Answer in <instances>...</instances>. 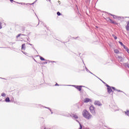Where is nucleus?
<instances>
[{
    "label": "nucleus",
    "mask_w": 129,
    "mask_h": 129,
    "mask_svg": "<svg viewBox=\"0 0 129 129\" xmlns=\"http://www.w3.org/2000/svg\"><path fill=\"white\" fill-rule=\"evenodd\" d=\"M82 114L84 117H85V118H86L87 119H90L93 117V116H92V115H91V114H90V113H89L86 110H83Z\"/></svg>",
    "instance_id": "1"
},
{
    "label": "nucleus",
    "mask_w": 129,
    "mask_h": 129,
    "mask_svg": "<svg viewBox=\"0 0 129 129\" xmlns=\"http://www.w3.org/2000/svg\"><path fill=\"white\" fill-rule=\"evenodd\" d=\"M90 110L91 113H92L93 115H95V108H94V106H91L90 107Z\"/></svg>",
    "instance_id": "2"
},
{
    "label": "nucleus",
    "mask_w": 129,
    "mask_h": 129,
    "mask_svg": "<svg viewBox=\"0 0 129 129\" xmlns=\"http://www.w3.org/2000/svg\"><path fill=\"white\" fill-rule=\"evenodd\" d=\"M94 104L95 105H98V106H101V105H102V104L99 101H95L94 102Z\"/></svg>",
    "instance_id": "3"
},
{
    "label": "nucleus",
    "mask_w": 129,
    "mask_h": 129,
    "mask_svg": "<svg viewBox=\"0 0 129 129\" xmlns=\"http://www.w3.org/2000/svg\"><path fill=\"white\" fill-rule=\"evenodd\" d=\"M74 86L79 91H81L82 88V87H83V86Z\"/></svg>",
    "instance_id": "4"
},
{
    "label": "nucleus",
    "mask_w": 129,
    "mask_h": 129,
    "mask_svg": "<svg viewBox=\"0 0 129 129\" xmlns=\"http://www.w3.org/2000/svg\"><path fill=\"white\" fill-rule=\"evenodd\" d=\"M107 92L109 93V94H110L111 92H113L112 89H111V87H109V88H107Z\"/></svg>",
    "instance_id": "5"
},
{
    "label": "nucleus",
    "mask_w": 129,
    "mask_h": 129,
    "mask_svg": "<svg viewBox=\"0 0 129 129\" xmlns=\"http://www.w3.org/2000/svg\"><path fill=\"white\" fill-rule=\"evenodd\" d=\"M71 116L72 117H74V118H75L76 119L78 118V116H77L76 114H72L71 115Z\"/></svg>",
    "instance_id": "6"
},
{
    "label": "nucleus",
    "mask_w": 129,
    "mask_h": 129,
    "mask_svg": "<svg viewBox=\"0 0 129 129\" xmlns=\"http://www.w3.org/2000/svg\"><path fill=\"white\" fill-rule=\"evenodd\" d=\"M21 50H26V44L25 43L22 45Z\"/></svg>",
    "instance_id": "7"
},
{
    "label": "nucleus",
    "mask_w": 129,
    "mask_h": 129,
    "mask_svg": "<svg viewBox=\"0 0 129 129\" xmlns=\"http://www.w3.org/2000/svg\"><path fill=\"white\" fill-rule=\"evenodd\" d=\"M127 25L126 26V31H129V21L126 22Z\"/></svg>",
    "instance_id": "8"
},
{
    "label": "nucleus",
    "mask_w": 129,
    "mask_h": 129,
    "mask_svg": "<svg viewBox=\"0 0 129 129\" xmlns=\"http://www.w3.org/2000/svg\"><path fill=\"white\" fill-rule=\"evenodd\" d=\"M84 102L87 103V102H89V101H90V99L89 98H86L84 100Z\"/></svg>",
    "instance_id": "9"
},
{
    "label": "nucleus",
    "mask_w": 129,
    "mask_h": 129,
    "mask_svg": "<svg viewBox=\"0 0 129 129\" xmlns=\"http://www.w3.org/2000/svg\"><path fill=\"white\" fill-rule=\"evenodd\" d=\"M5 101H6V102H10V101H11V100H10L9 97H7L6 98Z\"/></svg>",
    "instance_id": "10"
},
{
    "label": "nucleus",
    "mask_w": 129,
    "mask_h": 129,
    "mask_svg": "<svg viewBox=\"0 0 129 129\" xmlns=\"http://www.w3.org/2000/svg\"><path fill=\"white\" fill-rule=\"evenodd\" d=\"M118 43L120 44V45H121V46L123 47V48H125V45H123V43H122V42L119 41Z\"/></svg>",
    "instance_id": "11"
},
{
    "label": "nucleus",
    "mask_w": 129,
    "mask_h": 129,
    "mask_svg": "<svg viewBox=\"0 0 129 129\" xmlns=\"http://www.w3.org/2000/svg\"><path fill=\"white\" fill-rule=\"evenodd\" d=\"M114 52L116 54H118V53H119V51L118 50H117V49H114Z\"/></svg>",
    "instance_id": "12"
},
{
    "label": "nucleus",
    "mask_w": 129,
    "mask_h": 129,
    "mask_svg": "<svg viewBox=\"0 0 129 129\" xmlns=\"http://www.w3.org/2000/svg\"><path fill=\"white\" fill-rule=\"evenodd\" d=\"M109 15H110V16L113 17V19H116V18H117V17L116 16L113 15H112L111 14H109Z\"/></svg>",
    "instance_id": "13"
},
{
    "label": "nucleus",
    "mask_w": 129,
    "mask_h": 129,
    "mask_svg": "<svg viewBox=\"0 0 129 129\" xmlns=\"http://www.w3.org/2000/svg\"><path fill=\"white\" fill-rule=\"evenodd\" d=\"M125 67H127V68H129V63H125L124 64Z\"/></svg>",
    "instance_id": "14"
},
{
    "label": "nucleus",
    "mask_w": 129,
    "mask_h": 129,
    "mask_svg": "<svg viewBox=\"0 0 129 129\" xmlns=\"http://www.w3.org/2000/svg\"><path fill=\"white\" fill-rule=\"evenodd\" d=\"M40 59L41 60V61H46V59H45V58L42 56H40Z\"/></svg>",
    "instance_id": "15"
},
{
    "label": "nucleus",
    "mask_w": 129,
    "mask_h": 129,
    "mask_svg": "<svg viewBox=\"0 0 129 129\" xmlns=\"http://www.w3.org/2000/svg\"><path fill=\"white\" fill-rule=\"evenodd\" d=\"M118 58L119 59H120V61L121 62V61H122V57H121V56H118Z\"/></svg>",
    "instance_id": "16"
},
{
    "label": "nucleus",
    "mask_w": 129,
    "mask_h": 129,
    "mask_svg": "<svg viewBox=\"0 0 129 129\" xmlns=\"http://www.w3.org/2000/svg\"><path fill=\"white\" fill-rule=\"evenodd\" d=\"M112 37H113V38L115 40H116L117 39V37L115 36V35H114V34H112Z\"/></svg>",
    "instance_id": "17"
},
{
    "label": "nucleus",
    "mask_w": 129,
    "mask_h": 129,
    "mask_svg": "<svg viewBox=\"0 0 129 129\" xmlns=\"http://www.w3.org/2000/svg\"><path fill=\"white\" fill-rule=\"evenodd\" d=\"M116 91H118V92H122L124 93V94H125L124 92H123L122 91L119 90H116Z\"/></svg>",
    "instance_id": "18"
},
{
    "label": "nucleus",
    "mask_w": 129,
    "mask_h": 129,
    "mask_svg": "<svg viewBox=\"0 0 129 129\" xmlns=\"http://www.w3.org/2000/svg\"><path fill=\"white\" fill-rule=\"evenodd\" d=\"M2 96H3V97H5L6 96V94L5 93H3L2 94H1Z\"/></svg>",
    "instance_id": "19"
},
{
    "label": "nucleus",
    "mask_w": 129,
    "mask_h": 129,
    "mask_svg": "<svg viewBox=\"0 0 129 129\" xmlns=\"http://www.w3.org/2000/svg\"><path fill=\"white\" fill-rule=\"evenodd\" d=\"M125 113L127 115H129V110H127V111H125Z\"/></svg>",
    "instance_id": "20"
},
{
    "label": "nucleus",
    "mask_w": 129,
    "mask_h": 129,
    "mask_svg": "<svg viewBox=\"0 0 129 129\" xmlns=\"http://www.w3.org/2000/svg\"><path fill=\"white\" fill-rule=\"evenodd\" d=\"M125 49V50H126V52H127V51L129 50L128 48L126 47L125 46V48H124Z\"/></svg>",
    "instance_id": "21"
},
{
    "label": "nucleus",
    "mask_w": 129,
    "mask_h": 129,
    "mask_svg": "<svg viewBox=\"0 0 129 129\" xmlns=\"http://www.w3.org/2000/svg\"><path fill=\"white\" fill-rule=\"evenodd\" d=\"M45 108H47L48 109H49L50 111H51V114L53 113V112H52V110H51V109H50V108H49V107H45Z\"/></svg>",
    "instance_id": "22"
},
{
    "label": "nucleus",
    "mask_w": 129,
    "mask_h": 129,
    "mask_svg": "<svg viewBox=\"0 0 129 129\" xmlns=\"http://www.w3.org/2000/svg\"><path fill=\"white\" fill-rule=\"evenodd\" d=\"M57 16H61V13L59 12H57Z\"/></svg>",
    "instance_id": "23"
},
{
    "label": "nucleus",
    "mask_w": 129,
    "mask_h": 129,
    "mask_svg": "<svg viewBox=\"0 0 129 129\" xmlns=\"http://www.w3.org/2000/svg\"><path fill=\"white\" fill-rule=\"evenodd\" d=\"M107 21H110V22H112V20H111L110 18H107Z\"/></svg>",
    "instance_id": "24"
},
{
    "label": "nucleus",
    "mask_w": 129,
    "mask_h": 129,
    "mask_svg": "<svg viewBox=\"0 0 129 129\" xmlns=\"http://www.w3.org/2000/svg\"><path fill=\"white\" fill-rule=\"evenodd\" d=\"M29 45H30V46H32V48H33L34 49H35V48H34V45L31 43H29Z\"/></svg>",
    "instance_id": "25"
},
{
    "label": "nucleus",
    "mask_w": 129,
    "mask_h": 129,
    "mask_svg": "<svg viewBox=\"0 0 129 129\" xmlns=\"http://www.w3.org/2000/svg\"><path fill=\"white\" fill-rule=\"evenodd\" d=\"M40 23H41V24H42V25H44V22H42V21H40H40H39V24H40Z\"/></svg>",
    "instance_id": "26"
},
{
    "label": "nucleus",
    "mask_w": 129,
    "mask_h": 129,
    "mask_svg": "<svg viewBox=\"0 0 129 129\" xmlns=\"http://www.w3.org/2000/svg\"><path fill=\"white\" fill-rule=\"evenodd\" d=\"M21 35H22L21 34H18V35L16 36V37H17V38H19V37H20Z\"/></svg>",
    "instance_id": "27"
},
{
    "label": "nucleus",
    "mask_w": 129,
    "mask_h": 129,
    "mask_svg": "<svg viewBox=\"0 0 129 129\" xmlns=\"http://www.w3.org/2000/svg\"><path fill=\"white\" fill-rule=\"evenodd\" d=\"M85 69L87 72H89V70H88V69H87V68L85 67Z\"/></svg>",
    "instance_id": "28"
},
{
    "label": "nucleus",
    "mask_w": 129,
    "mask_h": 129,
    "mask_svg": "<svg viewBox=\"0 0 129 129\" xmlns=\"http://www.w3.org/2000/svg\"><path fill=\"white\" fill-rule=\"evenodd\" d=\"M111 22L112 23V24H116V23H115V22H114V21H112H112H111Z\"/></svg>",
    "instance_id": "29"
},
{
    "label": "nucleus",
    "mask_w": 129,
    "mask_h": 129,
    "mask_svg": "<svg viewBox=\"0 0 129 129\" xmlns=\"http://www.w3.org/2000/svg\"><path fill=\"white\" fill-rule=\"evenodd\" d=\"M106 86L107 87V88L110 87V86L107 84H106Z\"/></svg>",
    "instance_id": "30"
},
{
    "label": "nucleus",
    "mask_w": 129,
    "mask_h": 129,
    "mask_svg": "<svg viewBox=\"0 0 129 129\" xmlns=\"http://www.w3.org/2000/svg\"><path fill=\"white\" fill-rule=\"evenodd\" d=\"M111 88H112L113 89V90H117L115 88L112 87Z\"/></svg>",
    "instance_id": "31"
},
{
    "label": "nucleus",
    "mask_w": 129,
    "mask_h": 129,
    "mask_svg": "<svg viewBox=\"0 0 129 129\" xmlns=\"http://www.w3.org/2000/svg\"><path fill=\"white\" fill-rule=\"evenodd\" d=\"M2 29V22H0V29Z\"/></svg>",
    "instance_id": "32"
},
{
    "label": "nucleus",
    "mask_w": 129,
    "mask_h": 129,
    "mask_svg": "<svg viewBox=\"0 0 129 129\" xmlns=\"http://www.w3.org/2000/svg\"><path fill=\"white\" fill-rule=\"evenodd\" d=\"M22 53H23V54H25V55H27V54H28V53H27V52H24L23 51H22Z\"/></svg>",
    "instance_id": "33"
},
{
    "label": "nucleus",
    "mask_w": 129,
    "mask_h": 129,
    "mask_svg": "<svg viewBox=\"0 0 129 129\" xmlns=\"http://www.w3.org/2000/svg\"><path fill=\"white\" fill-rule=\"evenodd\" d=\"M55 86H59V84H58L56 83V84H55Z\"/></svg>",
    "instance_id": "34"
},
{
    "label": "nucleus",
    "mask_w": 129,
    "mask_h": 129,
    "mask_svg": "<svg viewBox=\"0 0 129 129\" xmlns=\"http://www.w3.org/2000/svg\"><path fill=\"white\" fill-rule=\"evenodd\" d=\"M11 101H12V102H14V98L11 100Z\"/></svg>",
    "instance_id": "35"
},
{
    "label": "nucleus",
    "mask_w": 129,
    "mask_h": 129,
    "mask_svg": "<svg viewBox=\"0 0 129 129\" xmlns=\"http://www.w3.org/2000/svg\"><path fill=\"white\" fill-rule=\"evenodd\" d=\"M101 81L104 84H106L105 82H103L102 80H101Z\"/></svg>",
    "instance_id": "36"
},
{
    "label": "nucleus",
    "mask_w": 129,
    "mask_h": 129,
    "mask_svg": "<svg viewBox=\"0 0 129 129\" xmlns=\"http://www.w3.org/2000/svg\"><path fill=\"white\" fill-rule=\"evenodd\" d=\"M48 62L47 61H45L44 62V64H47Z\"/></svg>",
    "instance_id": "37"
},
{
    "label": "nucleus",
    "mask_w": 129,
    "mask_h": 129,
    "mask_svg": "<svg viewBox=\"0 0 129 129\" xmlns=\"http://www.w3.org/2000/svg\"><path fill=\"white\" fill-rule=\"evenodd\" d=\"M13 1H14V0H10V2H11V3H13Z\"/></svg>",
    "instance_id": "38"
},
{
    "label": "nucleus",
    "mask_w": 129,
    "mask_h": 129,
    "mask_svg": "<svg viewBox=\"0 0 129 129\" xmlns=\"http://www.w3.org/2000/svg\"><path fill=\"white\" fill-rule=\"evenodd\" d=\"M90 73H91V74H92V73H91L90 71L89 72Z\"/></svg>",
    "instance_id": "39"
},
{
    "label": "nucleus",
    "mask_w": 129,
    "mask_h": 129,
    "mask_svg": "<svg viewBox=\"0 0 129 129\" xmlns=\"http://www.w3.org/2000/svg\"><path fill=\"white\" fill-rule=\"evenodd\" d=\"M34 4H35V2H34L33 3L31 4V5H34Z\"/></svg>",
    "instance_id": "40"
},
{
    "label": "nucleus",
    "mask_w": 129,
    "mask_h": 129,
    "mask_svg": "<svg viewBox=\"0 0 129 129\" xmlns=\"http://www.w3.org/2000/svg\"><path fill=\"white\" fill-rule=\"evenodd\" d=\"M127 53L129 54V50H127Z\"/></svg>",
    "instance_id": "41"
},
{
    "label": "nucleus",
    "mask_w": 129,
    "mask_h": 129,
    "mask_svg": "<svg viewBox=\"0 0 129 129\" xmlns=\"http://www.w3.org/2000/svg\"><path fill=\"white\" fill-rule=\"evenodd\" d=\"M22 36H26V35H25V34H22Z\"/></svg>",
    "instance_id": "42"
},
{
    "label": "nucleus",
    "mask_w": 129,
    "mask_h": 129,
    "mask_svg": "<svg viewBox=\"0 0 129 129\" xmlns=\"http://www.w3.org/2000/svg\"><path fill=\"white\" fill-rule=\"evenodd\" d=\"M88 1V2H90V0H87Z\"/></svg>",
    "instance_id": "43"
},
{
    "label": "nucleus",
    "mask_w": 129,
    "mask_h": 129,
    "mask_svg": "<svg viewBox=\"0 0 129 129\" xmlns=\"http://www.w3.org/2000/svg\"><path fill=\"white\" fill-rule=\"evenodd\" d=\"M58 4L60 3V1H58Z\"/></svg>",
    "instance_id": "44"
},
{
    "label": "nucleus",
    "mask_w": 129,
    "mask_h": 129,
    "mask_svg": "<svg viewBox=\"0 0 129 129\" xmlns=\"http://www.w3.org/2000/svg\"><path fill=\"white\" fill-rule=\"evenodd\" d=\"M20 4H21V5H23V4H24V3H20Z\"/></svg>",
    "instance_id": "45"
},
{
    "label": "nucleus",
    "mask_w": 129,
    "mask_h": 129,
    "mask_svg": "<svg viewBox=\"0 0 129 129\" xmlns=\"http://www.w3.org/2000/svg\"><path fill=\"white\" fill-rule=\"evenodd\" d=\"M36 1H37V0L36 1H35V3H36Z\"/></svg>",
    "instance_id": "46"
},
{
    "label": "nucleus",
    "mask_w": 129,
    "mask_h": 129,
    "mask_svg": "<svg viewBox=\"0 0 129 129\" xmlns=\"http://www.w3.org/2000/svg\"><path fill=\"white\" fill-rule=\"evenodd\" d=\"M99 80L101 81V80L100 79H99Z\"/></svg>",
    "instance_id": "47"
},
{
    "label": "nucleus",
    "mask_w": 129,
    "mask_h": 129,
    "mask_svg": "<svg viewBox=\"0 0 129 129\" xmlns=\"http://www.w3.org/2000/svg\"><path fill=\"white\" fill-rule=\"evenodd\" d=\"M44 129H46V128H44Z\"/></svg>",
    "instance_id": "48"
},
{
    "label": "nucleus",
    "mask_w": 129,
    "mask_h": 129,
    "mask_svg": "<svg viewBox=\"0 0 129 129\" xmlns=\"http://www.w3.org/2000/svg\"><path fill=\"white\" fill-rule=\"evenodd\" d=\"M0 48H2V47H0Z\"/></svg>",
    "instance_id": "49"
}]
</instances>
